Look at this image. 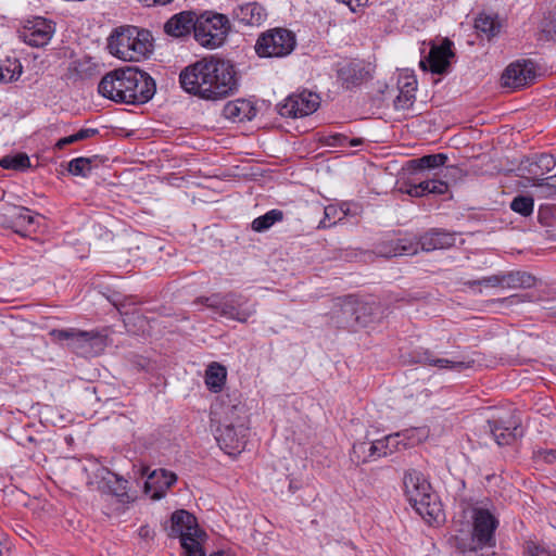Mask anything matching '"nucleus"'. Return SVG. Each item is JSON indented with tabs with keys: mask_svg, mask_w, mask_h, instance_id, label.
I'll return each mask as SVG.
<instances>
[{
	"mask_svg": "<svg viewBox=\"0 0 556 556\" xmlns=\"http://www.w3.org/2000/svg\"><path fill=\"white\" fill-rule=\"evenodd\" d=\"M239 75L229 61L203 58L186 66L179 74L181 88L203 100H222L239 89Z\"/></svg>",
	"mask_w": 556,
	"mask_h": 556,
	"instance_id": "f257e3e1",
	"label": "nucleus"
},
{
	"mask_svg": "<svg viewBox=\"0 0 556 556\" xmlns=\"http://www.w3.org/2000/svg\"><path fill=\"white\" fill-rule=\"evenodd\" d=\"M156 90L154 79L135 66L106 73L98 85L99 93L114 102L139 105L150 101Z\"/></svg>",
	"mask_w": 556,
	"mask_h": 556,
	"instance_id": "f03ea898",
	"label": "nucleus"
},
{
	"mask_svg": "<svg viewBox=\"0 0 556 556\" xmlns=\"http://www.w3.org/2000/svg\"><path fill=\"white\" fill-rule=\"evenodd\" d=\"M220 397L211 409V422L217 424L215 439L219 447L227 454L240 453L244 450L249 427L244 406L231 403L229 395Z\"/></svg>",
	"mask_w": 556,
	"mask_h": 556,
	"instance_id": "7ed1b4c3",
	"label": "nucleus"
},
{
	"mask_svg": "<svg viewBox=\"0 0 556 556\" xmlns=\"http://www.w3.org/2000/svg\"><path fill=\"white\" fill-rule=\"evenodd\" d=\"M498 525V519L489 509L473 508L471 531H460L451 543L458 553L467 556H498L494 552Z\"/></svg>",
	"mask_w": 556,
	"mask_h": 556,
	"instance_id": "20e7f679",
	"label": "nucleus"
},
{
	"mask_svg": "<svg viewBox=\"0 0 556 556\" xmlns=\"http://www.w3.org/2000/svg\"><path fill=\"white\" fill-rule=\"evenodd\" d=\"M152 37L149 30L136 26L122 27L109 40L110 52L116 58L136 62L152 52Z\"/></svg>",
	"mask_w": 556,
	"mask_h": 556,
	"instance_id": "39448f33",
	"label": "nucleus"
},
{
	"mask_svg": "<svg viewBox=\"0 0 556 556\" xmlns=\"http://www.w3.org/2000/svg\"><path fill=\"white\" fill-rule=\"evenodd\" d=\"M403 484L405 495L416 511L429 523L438 521L441 509L425 476L416 469H408L404 473Z\"/></svg>",
	"mask_w": 556,
	"mask_h": 556,
	"instance_id": "423d86ee",
	"label": "nucleus"
},
{
	"mask_svg": "<svg viewBox=\"0 0 556 556\" xmlns=\"http://www.w3.org/2000/svg\"><path fill=\"white\" fill-rule=\"evenodd\" d=\"M230 29L226 15L206 11L197 15L194 39L204 48L215 49L222 46Z\"/></svg>",
	"mask_w": 556,
	"mask_h": 556,
	"instance_id": "0eeeda50",
	"label": "nucleus"
},
{
	"mask_svg": "<svg viewBox=\"0 0 556 556\" xmlns=\"http://www.w3.org/2000/svg\"><path fill=\"white\" fill-rule=\"evenodd\" d=\"M200 301L218 315L239 323L248 321L256 312L254 304H250L249 300L240 293L230 292L225 295L215 293Z\"/></svg>",
	"mask_w": 556,
	"mask_h": 556,
	"instance_id": "6e6552de",
	"label": "nucleus"
},
{
	"mask_svg": "<svg viewBox=\"0 0 556 556\" xmlns=\"http://www.w3.org/2000/svg\"><path fill=\"white\" fill-rule=\"evenodd\" d=\"M296 45L295 36L286 28H271L263 33L255 43L261 58H282L290 54Z\"/></svg>",
	"mask_w": 556,
	"mask_h": 556,
	"instance_id": "1a4fd4ad",
	"label": "nucleus"
},
{
	"mask_svg": "<svg viewBox=\"0 0 556 556\" xmlns=\"http://www.w3.org/2000/svg\"><path fill=\"white\" fill-rule=\"evenodd\" d=\"M400 438L401 433H393L371 441L369 446L365 442L355 443L352 447L351 459L359 464L386 457L399 450V445L402 443Z\"/></svg>",
	"mask_w": 556,
	"mask_h": 556,
	"instance_id": "9d476101",
	"label": "nucleus"
},
{
	"mask_svg": "<svg viewBox=\"0 0 556 556\" xmlns=\"http://www.w3.org/2000/svg\"><path fill=\"white\" fill-rule=\"evenodd\" d=\"M0 225L26 237L29 231L35 229V216L25 206L3 204L0 207Z\"/></svg>",
	"mask_w": 556,
	"mask_h": 556,
	"instance_id": "9b49d317",
	"label": "nucleus"
},
{
	"mask_svg": "<svg viewBox=\"0 0 556 556\" xmlns=\"http://www.w3.org/2000/svg\"><path fill=\"white\" fill-rule=\"evenodd\" d=\"M319 96L311 91H302L289 96L282 104L279 105L278 112L283 117L298 118L314 113L319 104Z\"/></svg>",
	"mask_w": 556,
	"mask_h": 556,
	"instance_id": "f8f14e48",
	"label": "nucleus"
},
{
	"mask_svg": "<svg viewBox=\"0 0 556 556\" xmlns=\"http://www.w3.org/2000/svg\"><path fill=\"white\" fill-rule=\"evenodd\" d=\"M169 538H179L184 543L186 538L202 539L205 532L198 526L197 518L185 509H178L170 517Z\"/></svg>",
	"mask_w": 556,
	"mask_h": 556,
	"instance_id": "ddd939ff",
	"label": "nucleus"
},
{
	"mask_svg": "<svg viewBox=\"0 0 556 556\" xmlns=\"http://www.w3.org/2000/svg\"><path fill=\"white\" fill-rule=\"evenodd\" d=\"M534 65L530 61H517L506 67L502 75V85L511 89L522 88L533 81Z\"/></svg>",
	"mask_w": 556,
	"mask_h": 556,
	"instance_id": "4468645a",
	"label": "nucleus"
},
{
	"mask_svg": "<svg viewBox=\"0 0 556 556\" xmlns=\"http://www.w3.org/2000/svg\"><path fill=\"white\" fill-rule=\"evenodd\" d=\"M66 348L85 357L94 356L104 350L105 337L93 331L77 330L73 342L66 343Z\"/></svg>",
	"mask_w": 556,
	"mask_h": 556,
	"instance_id": "2eb2a0df",
	"label": "nucleus"
},
{
	"mask_svg": "<svg viewBox=\"0 0 556 556\" xmlns=\"http://www.w3.org/2000/svg\"><path fill=\"white\" fill-rule=\"evenodd\" d=\"M54 33V26L51 22L45 18H36L31 25L24 27L20 31V38L31 47H43L48 45Z\"/></svg>",
	"mask_w": 556,
	"mask_h": 556,
	"instance_id": "dca6fc26",
	"label": "nucleus"
},
{
	"mask_svg": "<svg viewBox=\"0 0 556 556\" xmlns=\"http://www.w3.org/2000/svg\"><path fill=\"white\" fill-rule=\"evenodd\" d=\"M556 165V161L552 154L541 153L527 156L520 162L519 169L526 173L533 187H536V180L544 179L546 173L551 172Z\"/></svg>",
	"mask_w": 556,
	"mask_h": 556,
	"instance_id": "f3484780",
	"label": "nucleus"
},
{
	"mask_svg": "<svg viewBox=\"0 0 556 556\" xmlns=\"http://www.w3.org/2000/svg\"><path fill=\"white\" fill-rule=\"evenodd\" d=\"M176 481L177 476L172 471L166 469L153 470L148 475L144 483V493L153 501L161 500Z\"/></svg>",
	"mask_w": 556,
	"mask_h": 556,
	"instance_id": "a211bd4d",
	"label": "nucleus"
},
{
	"mask_svg": "<svg viewBox=\"0 0 556 556\" xmlns=\"http://www.w3.org/2000/svg\"><path fill=\"white\" fill-rule=\"evenodd\" d=\"M457 233L442 228H432L422 233L418 241V248L425 252L450 249L455 245Z\"/></svg>",
	"mask_w": 556,
	"mask_h": 556,
	"instance_id": "6ab92c4d",
	"label": "nucleus"
},
{
	"mask_svg": "<svg viewBox=\"0 0 556 556\" xmlns=\"http://www.w3.org/2000/svg\"><path fill=\"white\" fill-rule=\"evenodd\" d=\"M375 252L382 257L414 255L418 252V243L412 238L384 240L376 244Z\"/></svg>",
	"mask_w": 556,
	"mask_h": 556,
	"instance_id": "aec40b11",
	"label": "nucleus"
},
{
	"mask_svg": "<svg viewBox=\"0 0 556 556\" xmlns=\"http://www.w3.org/2000/svg\"><path fill=\"white\" fill-rule=\"evenodd\" d=\"M486 425L495 442L501 446L511 444L518 435H521L519 425L510 419H489Z\"/></svg>",
	"mask_w": 556,
	"mask_h": 556,
	"instance_id": "412c9836",
	"label": "nucleus"
},
{
	"mask_svg": "<svg viewBox=\"0 0 556 556\" xmlns=\"http://www.w3.org/2000/svg\"><path fill=\"white\" fill-rule=\"evenodd\" d=\"M452 46L453 42L447 38L440 45H432L426 59L432 73L444 74L447 72L451 59L454 56Z\"/></svg>",
	"mask_w": 556,
	"mask_h": 556,
	"instance_id": "4be33fe9",
	"label": "nucleus"
},
{
	"mask_svg": "<svg viewBox=\"0 0 556 556\" xmlns=\"http://www.w3.org/2000/svg\"><path fill=\"white\" fill-rule=\"evenodd\" d=\"M266 11L257 2L238 5L232 12V18L243 26H260L266 20Z\"/></svg>",
	"mask_w": 556,
	"mask_h": 556,
	"instance_id": "5701e85b",
	"label": "nucleus"
},
{
	"mask_svg": "<svg viewBox=\"0 0 556 556\" xmlns=\"http://www.w3.org/2000/svg\"><path fill=\"white\" fill-rule=\"evenodd\" d=\"M357 318L355 313V298L348 295L344 299H338L332 315L336 325L340 328L355 329Z\"/></svg>",
	"mask_w": 556,
	"mask_h": 556,
	"instance_id": "b1692460",
	"label": "nucleus"
},
{
	"mask_svg": "<svg viewBox=\"0 0 556 556\" xmlns=\"http://www.w3.org/2000/svg\"><path fill=\"white\" fill-rule=\"evenodd\" d=\"M197 14L184 11L172 16L164 25V31L173 37H182L194 31Z\"/></svg>",
	"mask_w": 556,
	"mask_h": 556,
	"instance_id": "393cba45",
	"label": "nucleus"
},
{
	"mask_svg": "<svg viewBox=\"0 0 556 556\" xmlns=\"http://www.w3.org/2000/svg\"><path fill=\"white\" fill-rule=\"evenodd\" d=\"M432 187V194H444L448 191V184L441 179H425L418 182L408 181L401 188L402 192L410 197H425L429 194L428 186Z\"/></svg>",
	"mask_w": 556,
	"mask_h": 556,
	"instance_id": "a878e982",
	"label": "nucleus"
},
{
	"mask_svg": "<svg viewBox=\"0 0 556 556\" xmlns=\"http://www.w3.org/2000/svg\"><path fill=\"white\" fill-rule=\"evenodd\" d=\"M338 77L346 89L359 86L369 77L362 62H350L338 71Z\"/></svg>",
	"mask_w": 556,
	"mask_h": 556,
	"instance_id": "bb28decb",
	"label": "nucleus"
},
{
	"mask_svg": "<svg viewBox=\"0 0 556 556\" xmlns=\"http://www.w3.org/2000/svg\"><path fill=\"white\" fill-rule=\"evenodd\" d=\"M256 108L250 100L238 99L228 102L223 110L226 118L233 122L251 121L256 115Z\"/></svg>",
	"mask_w": 556,
	"mask_h": 556,
	"instance_id": "cd10ccee",
	"label": "nucleus"
},
{
	"mask_svg": "<svg viewBox=\"0 0 556 556\" xmlns=\"http://www.w3.org/2000/svg\"><path fill=\"white\" fill-rule=\"evenodd\" d=\"M70 79H89L99 73V65L90 56H83L72 61L68 65Z\"/></svg>",
	"mask_w": 556,
	"mask_h": 556,
	"instance_id": "c85d7f7f",
	"label": "nucleus"
},
{
	"mask_svg": "<svg viewBox=\"0 0 556 556\" xmlns=\"http://www.w3.org/2000/svg\"><path fill=\"white\" fill-rule=\"evenodd\" d=\"M417 362L424 363L429 366H434L440 369H451L457 372L471 368L475 364L473 359L452 361L447 358L434 357L433 354L428 350L422 353V355Z\"/></svg>",
	"mask_w": 556,
	"mask_h": 556,
	"instance_id": "c756f323",
	"label": "nucleus"
},
{
	"mask_svg": "<svg viewBox=\"0 0 556 556\" xmlns=\"http://www.w3.org/2000/svg\"><path fill=\"white\" fill-rule=\"evenodd\" d=\"M400 93L394 100V106L397 110L409 109L415 101V91L417 80L415 76H405L399 80Z\"/></svg>",
	"mask_w": 556,
	"mask_h": 556,
	"instance_id": "7c9ffc66",
	"label": "nucleus"
},
{
	"mask_svg": "<svg viewBox=\"0 0 556 556\" xmlns=\"http://www.w3.org/2000/svg\"><path fill=\"white\" fill-rule=\"evenodd\" d=\"M227 378L226 367L219 363H211L205 370V386L214 393L222 391Z\"/></svg>",
	"mask_w": 556,
	"mask_h": 556,
	"instance_id": "2f4dec72",
	"label": "nucleus"
},
{
	"mask_svg": "<svg viewBox=\"0 0 556 556\" xmlns=\"http://www.w3.org/2000/svg\"><path fill=\"white\" fill-rule=\"evenodd\" d=\"M505 287L509 289H529L535 286L536 278L527 271H509L504 274Z\"/></svg>",
	"mask_w": 556,
	"mask_h": 556,
	"instance_id": "473e14b6",
	"label": "nucleus"
},
{
	"mask_svg": "<svg viewBox=\"0 0 556 556\" xmlns=\"http://www.w3.org/2000/svg\"><path fill=\"white\" fill-rule=\"evenodd\" d=\"M448 156L444 153H435L424 155L418 159H413L409 161V165L413 169H432L438 168L440 166H444Z\"/></svg>",
	"mask_w": 556,
	"mask_h": 556,
	"instance_id": "72a5a7b5",
	"label": "nucleus"
},
{
	"mask_svg": "<svg viewBox=\"0 0 556 556\" xmlns=\"http://www.w3.org/2000/svg\"><path fill=\"white\" fill-rule=\"evenodd\" d=\"M283 219V212L277 208L270 210L262 216L256 217L251 227L256 232H263L269 229L275 223Z\"/></svg>",
	"mask_w": 556,
	"mask_h": 556,
	"instance_id": "f704fd0d",
	"label": "nucleus"
},
{
	"mask_svg": "<svg viewBox=\"0 0 556 556\" xmlns=\"http://www.w3.org/2000/svg\"><path fill=\"white\" fill-rule=\"evenodd\" d=\"M346 206V203H342L341 205L329 204L324 208V218L319 222L318 228L325 229L336 225L338 222L342 220L346 213L343 212V207Z\"/></svg>",
	"mask_w": 556,
	"mask_h": 556,
	"instance_id": "c9c22d12",
	"label": "nucleus"
},
{
	"mask_svg": "<svg viewBox=\"0 0 556 556\" xmlns=\"http://www.w3.org/2000/svg\"><path fill=\"white\" fill-rule=\"evenodd\" d=\"M475 27L478 31L486 35L488 38H491L498 34L501 24L495 17L482 13L476 18Z\"/></svg>",
	"mask_w": 556,
	"mask_h": 556,
	"instance_id": "e433bc0d",
	"label": "nucleus"
},
{
	"mask_svg": "<svg viewBox=\"0 0 556 556\" xmlns=\"http://www.w3.org/2000/svg\"><path fill=\"white\" fill-rule=\"evenodd\" d=\"M0 166L4 169L25 170L30 167V161L27 154L17 153L15 155H5L0 160Z\"/></svg>",
	"mask_w": 556,
	"mask_h": 556,
	"instance_id": "4c0bfd02",
	"label": "nucleus"
},
{
	"mask_svg": "<svg viewBox=\"0 0 556 556\" xmlns=\"http://www.w3.org/2000/svg\"><path fill=\"white\" fill-rule=\"evenodd\" d=\"M509 207L515 213L528 217L533 213L534 200L531 195L519 194L513 199Z\"/></svg>",
	"mask_w": 556,
	"mask_h": 556,
	"instance_id": "58836bf2",
	"label": "nucleus"
},
{
	"mask_svg": "<svg viewBox=\"0 0 556 556\" xmlns=\"http://www.w3.org/2000/svg\"><path fill=\"white\" fill-rule=\"evenodd\" d=\"M374 305L355 299L356 327H366L371 320Z\"/></svg>",
	"mask_w": 556,
	"mask_h": 556,
	"instance_id": "ea45409f",
	"label": "nucleus"
},
{
	"mask_svg": "<svg viewBox=\"0 0 556 556\" xmlns=\"http://www.w3.org/2000/svg\"><path fill=\"white\" fill-rule=\"evenodd\" d=\"M92 157H76L70 161L67 170L75 176L86 177L91 172Z\"/></svg>",
	"mask_w": 556,
	"mask_h": 556,
	"instance_id": "a19ab883",
	"label": "nucleus"
},
{
	"mask_svg": "<svg viewBox=\"0 0 556 556\" xmlns=\"http://www.w3.org/2000/svg\"><path fill=\"white\" fill-rule=\"evenodd\" d=\"M22 74V65L17 60L10 62L9 66H0V83L7 84L17 80Z\"/></svg>",
	"mask_w": 556,
	"mask_h": 556,
	"instance_id": "79ce46f5",
	"label": "nucleus"
},
{
	"mask_svg": "<svg viewBox=\"0 0 556 556\" xmlns=\"http://www.w3.org/2000/svg\"><path fill=\"white\" fill-rule=\"evenodd\" d=\"M400 433V440L404 446L418 444L427 437V431L424 428H412Z\"/></svg>",
	"mask_w": 556,
	"mask_h": 556,
	"instance_id": "37998d69",
	"label": "nucleus"
},
{
	"mask_svg": "<svg viewBox=\"0 0 556 556\" xmlns=\"http://www.w3.org/2000/svg\"><path fill=\"white\" fill-rule=\"evenodd\" d=\"M108 475L114 479V481L108 480V482H106L110 492L113 495L121 497V498H123L124 496H127V491H126L127 483H128L127 480H125L122 477H118L117 475L112 473L110 471H108Z\"/></svg>",
	"mask_w": 556,
	"mask_h": 556,
	"instance_id": "c03bdc74",
	"label": "nucleus"
},
{
	"mask_svg": "<svg viewBox=\"0 0 556 556\" xmlns=\"http://www.w3.org/2000/svg\"><path fill=\"white\" fill-rule=\"evenodd\" d=\"M203 541H204V538H202V539L186 538L184 540V543L181 544V547L184 548L186 556H205V553L202 548Z\"/></svg>",
	"mask_w": 556,
	"mask_h": 556,
	"instance_id": "a18cd8bd",
	"label": "nucleus"
},
{
	"mask_svg": "<svg viewBox=\"0 0 556 556\" xmlns=\"http://www.w3.org/2000/svg\"><path fill=\"white\" fill-rule=\"evenodd\" d=\"M78 329L75 328H67V329H53L50 331V337L56 341V342H63L66 343L73 342L74 337L76 336Z\"/></svg>",
	"mask_w": 556,
	"mask_h": 556,
	"instance_id": "49530a36",
	"label": "nucleus"
},
{
	"mask_svg": "<svg viewBox=\"0 0 556 556\" xmlns=\"http://www.w3.org/2000/svg\"><path fill=\"white\" fill-rule=\"evenodd\" d=\"M535 185L543 190L545 197H551L556 193V175L536 180Z\"/></svg>",
	"mask_w": 556,
	"mask_h": 556,
	"instance_id": "de8ad7c7",
	"label": "nucleus"
},
{
	"mask_svg": "<svg viewBox=\"0 0 556 556\" xmlns=\"http://www.w3.org/2000/svg\"><path fill=\"white\" fill-rule=\"evenodd\" d=\"M476 285H484V286H490V287H497V286L505 287L504 275H493L490 277L482 278L480 280H473V281L468 282V286H470V287L476 286Z\"/></svg>",
	"mask_w": 556,
	"mask_h": 556,
	"instance_id": "09e8293b",
	"label": "nucleus"
},
{
	"mask_svg": "<svg viewBox=\"0 0 556 556\" xmlns=\"http://www.w3.org/2000/svg\"><path fill=\"white\" fill-rule=\"evenodd\" d=\"M331 138L333 139V142L330 143L332 146L343 147L345 144H349L350 147H358L364 143V139L362 138L349 139L346 136L341 134L333 135Z\"/></svg>",
	"mask_w": 556,
	"mask_h": 556,
	"instance_id": "8fccbe9b",
	"label": "nucleus"
},
{
	"mask_svg": "<svg viewBox=\"0 0 556 556\" xmlns=\"http://www.w3.org/2000/svg\"><path fill=\"white\" fill-rule=\"evenodd\" d=\"M526 554L528 556H553L549 551L534 542H527Z\"/></svg>",
	"mask_w": 556,
	"mask_h": 556,
	"instance_id": "3c124183",
	"label": "nucleus"
},
{
	"mask_svg": "<svg viewBox=\"0 0 556 556\" xmlns=\"http://www.w3.org/2000/svg\"><path fill=\"white\" fill-rule=\"evenodd\" d=\"M98 132L97 128H83L75 134V138L77 141H81L96 136Z\"/></svg>",
	"mask_w": 556,
	"mask_h": 556,
	"instance_id": "603ef678",
	"label": "nucleus"
},
{
	"mask_svg": "<svg viewBox=\"0 0 556 556\" xmlns=\"http://www.w3.org/2000/svg\"><path fill=\"white\" fill-rule=\"evenodd\" d=\"M11 553V542L4 533L0 532V556H9Z\"/></svg>",
	"mask_w": 556,
	"mask_h": 556,
	"instance_id": "864d4df0",
	"label": "nucleus"
},
{
	"mask_svg": "<svg viewBox=\"0 0 556 556\" xmlns=\"http://www.w3.org/2000/svg\"><path fill=\"white\" fill-rule=\"evenodd\" d=\"M77 142L76 138H75V134L71 135V136H67V137H64V138H61L58 142H56V148L59 149H63L65 146L67 144H72V143H75Z\"/></svg>",
	"mask_w": 556,
	"mask_h": 556,
	"instance_id": "5fc2aeb1",
	"label": "nucleus"
},
{
	"mask_svg": "<svg viewBox=\"0 0 556 556\" xmlns=\"http://www.w3.org/2000/svg\"><path fill=\"white\" fill-rule=\"evenodd\" d=\"M146 7H153V5H166L174 0H138Z\"/></svg>",
	"mask_w": 556,
	"mask_h": 556,
	"instance_id": "6e6d98bb",
	"label": "nucleus"
},
{
	"mask_svg": "<svg viewBox=\"0 0 556 556\" xmlns=\"http://www.w3.org/2000/svg\"><path fill=\"white\" fill-rule=\"evenodd\" d=\"M542 33L546 34V39L552 38L556 34V24L549 22L546 27H542Z\"/></svg>",
	"mask_w": 556,
	"mask_h": 556,
	"instance_id": "4d7b16f0",
	"label": "nucleus"
},
{
	"mask_svg": "<svg viewBox=\"0 0 556 556\" xmlns=\"http://www.w3.org/2000/svg\"><path fill=\"white\" fill-rule=\"evenodd\" d=\"M544 460L546 463H553L556 460V451H546L544 452V456H543Z\"/></svg>",
	"mask_w": 556,
	"mask_h": 556,
	"instance_id": "13d9d810",
	"label": "nucleus"
},
{
	"mask_svg": "<svg viewBox=\"0 0 556 556\" xmlns=\"http://www.w3.org/2000/svg\"><path fill=\"white\" fill-rule=\"evenodd\" d=\"M502 301H509L511 304L523 302V296L519 294L510 295L509 298L503 299Z\"/></svg>",
	"mask_w": 556,
	"mask_h": 556,
	"instance_id": "bf43d9fd",
	"label": "nucleus"
},
{
	"mask_svg": "<svg viewBox=\"0 0 556 556\" xmlns=\"http://www.w3.org/2000/svg\"><path fill=\"white\" fill-rule=\"evenodd\" d=\"M149 532H150V529L147 526L141 527L139 530V534L142 538H147L149 535Z\"/></svg>",
	"mask_w": 556,
	"mask_h": 556,
	"instance_id": "052dcab7",
	"label": "nucleus"
},
{
	"mask_svg": "<svg viewBox=\"0 0 556 556\" xmlns=\"http://www.w3.org/2000/svg\"><path fill=\"white\" fill-rule=\"evenodd\" d=\"M343 212L346 213V216L349 215V213H350L349 203H346V206L343 207Z\"/></svg>",
	"mask_w": 556,
	"mask_h": 556,
	"instance_id": "680f3d73",
	"label": "nucleus"
},
{
	"mask_svg": "<svg viewBox=\"0 0 556 556\" xmlns=\"http://www.w3.org/2000/svg\"><path fill=\"white\" fill-rule=\"evenodd\" d=\"M210 556H224L223 552L213 553Z\"/></svg>",
	"mask_w": 556,
	"mask_h": 556,
	"instance_id": "e2e57ef3",
	"label": "nucleus"
},
{
	"mask_svg": "<svg viewBox=\"0 0 556 556\" xmlns=\"http://www.w3.org/2000/svg\"><path fill=\"white\" fill-rule=\"evenodd\" d=\"M427 189H432L431 185ZM429 194H432V190H429Z\"/></svg>",
	"mask_w": 556,
	"mask_h": 556,
	"instance_id": "0e129e2a",
	"label": "nucleus"
},
{
	"mask_svg": "<svg viewBox=\"0 0 556 556\" xmlns=\"http://www.w3.org/2000/svg\"><path fill=\"white\" fill-rule=\"evenodd\" d=\"M448 169H451V170H457V168H456V167H450Z\"/></svg>",
	"mask_w": 556,
	"mask_h": 556,
	"instance_id": "69168bd1",
	"label": "nucleus"
}]
</instances>
